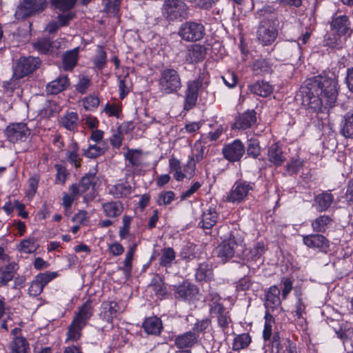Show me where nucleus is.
Instances as JSON below:
<instances>
[{
	"label": "nucleus",
	"mask_w": 353,
	"mask_h": 353,
	"mask_svg": "<svg viewBox=\"0 0 353 353\" xmlns=\"http://www.w3.org/2000/svg\"><path fill=\"white\" fill-rule=\"evenodd\" d=\"M205 34V28L201 23L186 21L181 24L179 30V35L186 41H197Z\"/></svg>",
	"instance_id": "nucleus-8"
},
{
	"label": "nucleus",
	"mask_w": 353,
	"mask_h": 353,
	"mask_svg": "<svg viewBox=\"0 0 353 353\" xmlns=\"http://www.w3.org/2000/svg\"><path fill=\"white\" fill-rule=\"evenodd\" d=\"M11 353H31L30 345L25 337L15 336L8 345Z\"/></svg>",
	"instance_id": "nucleus-29"
},
{
	"label": "nucleus",
	"mask_w": 353,
	"mask_h": 353,
	"mask_svg": "<svg viewBox=\"0 0 353 353\" xmlns=\"http://www.w3.org/2000/svg\"><path fill=\"white\" fill-rule=\"evenodd\" d=\"M302 104L312 112H319L324 106L332 107L336 101L335 79L323 76L309 79L302 88Z\"/></svg>",
	"instance_id": "nucleus-1"
},
{
	"label": "nucleus",
	"mask_w": 353,
	"mask_h": 353,
	"mask_svg": "<svg viewBox=\"0 0 353 353\" xmlns=\"http://www.w3.org/2000/svg\"><path fill=\"white\" fill-rule=\"evenodd\" d=\"M245 251V243L241 234L232 231L229 238L224 240L216 248L217 255L224 263L233 257H241Z\"/></svg>",
	"instance_id": "nucleus-3"
},
{
	"label": "nucleus",
	"mask_w": 353,
	"mask_h": 353,
	"mask_svg": "<svg viewBox=\"0 0 353 353\" xmlns=\"http://www.w3.org/2000/svg\"><path fill=\"white\" fill-rule=\"evenodd\" d=\"M265 250L266 247L263 241L256 243L250 251L251 259L252 260L259 259L265 253Z\"/></svg>",
	"instance_id": "nucleus-57"
},
{
	"label": "nucleus",
	"mask_w": 353,
	"mask_h": 353,
	"mask_svg": "<svg viewBox=\"0 0 353 353\" xmlns=\"http://www.w3.org/2000/svg\"><path fill=\"white\" fill-rule=\"evenodd\" d=\"M46 8V0H23L16 10L15 16L18 19H24L41 13Z\"/></svg>",
	"instance_id": "nucleus-6"
},
{
	"label": "nucleus",
	"mask_w": 353,
	"mask_h": 353,
	"mask_svg": "<svg viewBox=\"0 0 353 353\" xmlns=\"http://www.w3.org/2000/svg\"><path fill=\"white\" fill-rule=\"evenodd\" d=\"M256 113L254 110H247L239 114L235 120L233 128L238 130H246L256 122Z\"/></svg>",
	"instance_id": "nucleus-20"
},
{
	"label": "nucleus",
	"mask_w": 353,
	"mask_h": 353,
	"mask_svg": "<svg viewBox=\"0 0 353 353\" xmlns=\"http://www.w3.org/2000/svg\"><path fill=\"white\" fill-rule=\"evenodd\" d=\"M265 322L263 332V337L264 341H270L271 339L272 327V324L274 323V319L269 312H266L265 316Z\"/></svg>",
	"instance_id": "nucleus-52"
},
{
	"label": "nucleus",
	"mask_w": 353,
	"mask_h": 353,
	"mask_svg": "<svg viewBox=\"0 0 353 353\" xmlns=\"http://www.w3.org/2000/svg\"><path fill=\"white\" fill-rule=\"evenodd\" d=\"M14 268V263H10L0 268V287L6 285L13 279L15 272Z\"/></svg>",
	"instance_id": "nucleus-42"
},
{
	"label": "nucleus",
	"mask_w": 353,
	"mask_h": 353,
	"mask_svg": "<svg viewBox=\"0 0 353 353\" xmlns=\"http://www.w3.org/2000/svg\"><path fill=\"white\" fill-rule=\"evenodd\" d=\"M70 194L64 193L63 196V206L67 211L71 208L73 201L78 199L79 194L77 192V184H72L69 187Z\"/></svg>",
	"instance_id": "nucleus-43"
},
{
	"label": "nucleus",
	"mask_w": 353,
	"mask_h": 353,
	"mask_svg": "<svg viewBox=\"0 0 353 353\" xmlns=\"http://www.w3.org/2000/svg\"><path fill=\"white\" fill-rule=\"evenodd\" d=\"M199 335L192 330L179 334L174 339L175 345L180 350L192 348L199 341Z\"/></svg>",
	"instance_id": "nucleus-18"
},
{
	"label": "nucleus",
	"mask_w": 353,
	"mask_h": 353,
	"mask_svg": "<svg viewBox=\"0 0 353 353\" xmlns=\"http://www.w3.org/2000/svg\"><path fill=\"white\" fill-rule=\"evenodd\" d=\"M20 78L14 77V74H12V77L9 81L3 82L4 92L12 94L16 89H18L20 87Z\"/></svg>",
	"instance_id": "nucleus-56"
},
{
	"label": "nucleus",
	"mask_w": 353,
	"mask_h": 353,
	"mask_svg": "<svg viewBox=\"0 0 353 353\" xmlns=\"http://www.w3.org/2000/svg\"><path fill=\"white\" fill-rule=\"evenodd\" d=\"M341 35L335 32L327 33L323 40V46L330 48H340L342 46Z\"/></svg>",
	"instance_id": "nucleus-44"
},
{
	"label": "nucleus",
	"mask_w": 353,
	"mask_h": 353,
	"mask_svg": "<svg viewBox=\"0 0 353 353\" xmlns=\"http://www.w3.org/2000/svg\"><path fill=\"white\" fill-rule=\"evenodd\" d=\"M176 252L172 248L168 247L161 250L159 265L165 268H171L176 259Z\"/></svg>",
	"instance_id": "nucleus-38"
},
{
	"label": "nucleus",
	"mask_w": 353,
	"mask_h": 353,
	"mask_svg": "<svg viewBox=\"0 0 353 353\" xmlns=\"http://www.w3.org/2000/svg\"><path fill=\"white\" fill-rule=\"evenodd\" d=\"M219 219V214L214 208H209L203 212L199 225L204 230L211 229Z\"/></svg>",
	"instance_id": "nucleus-28"
},
{
	"label": "nucleus",
	"mask_w": 353,
	"mask_h": 353,
	"mask_svg": "<svg viewBox=\"0 0 353 353\" xmlns=\"http://www.w3.org/2000/svg\"><path fill=\"white\" fill-rule=\"evenodd\" d=\"M104 309L106 310L105 312H108V317L114 318L117 317V315L121 312L120 307H119L118 303L115 301H109L103 303Z\"/></svg>",
	"instance_id": "nucleus-62"
},
{
	"label": "nucleus",
	"mask_w": 353,
	"mask_h": 353,
	"mask_svg": "<svg viewBox=\"0 0 353 353\" xmlns=\"http://www.w3.org/2000/svg\"><path fill=\"white\" fill-rule=\"evenodd\" d=\"M103 111L108 117H115L119 118V114L121 112V107L117 103H108L105 105Z\"/></svg>",
	"instance_id": "nucleus-64"
},
{
	"label": "nucleus",
	"mask_w": 353,
	"mask_h": 353,
	"mask_svg": "<svg viewBox=\"0 0 353 353\" xmlns=\"http://www.w3.org/2000/svg\"><path fill=\"white\" fill-rule=\"evenodd\" d=\"M245 152L244 144L240 139L234 140L232 143L225 145L222 149L223 157L231 163L241 161Z\"/></svg>",
	"instance_id": "nucleus-11"
},
{
	"label": "nucleus",
	"mask_w": 353,
	"mask_h": 353,
	"mask_svg": "<svg viewBox=\"0 0 353 353\" xmlns=\"http://www.w3.org/2000/svg\"><path fill=\"white\" fill-rule=\"evenodd\" d=\"M333 223V219L328 215H320L312 221V230L319 233H324Z\"/></svg>",
	"instance_id": "nucleus-31"
},
{
	"label": "nucleus",
	"mask_w": 353,
	"mask_h": 353,
	"mask_svg": "<svg viewBox=\"0 0 353 353\" xmlns=\"http://www.w3.org/2000/svg\"><path fill=\"white\" fill-rule=\"evenodd\" d=\"M81 101L85 110L88 111L96 110L100 103L99 96L94 93L84 97Z\"/></svg>",
	"instance_id": "nucleus-48"
},
{
	"label": "nucleus",
	"mask_w": 353,
	"mask_h": 353,
	"mask_svg": "<svg viewBox=\"0 0 353 353\" xmlns=\"http://www.w3.org/2000/svg\"><path fill=\"white\" fill-rule=\"evenodd\" d=\"M79 150V144L77 142H72L65 151L67 161L76 168H80L82 162Z\"/></svg>",
	"instance_id": "nucleus-26"
},
{
	"label": "nucleus",
	"mask_w": 353,
	"mask_h": 353,
	"mask_svg": "<svg viewBox=\"0 0 353 353\" xmlns=\"http://www.w3.org/2000/svg\"><path fill=\"white\" fill-rule=\"evenodd\" d=\"M96 176L94 174H86L81 179L79 185H77V192L79 195H83L85 199H92L94 197V182Z\"/></svg>",
	"instance_id": "nucleus-15"
},
{
	"label": "nucleus",
	"mask_w": 353,
	"mask_h": 353,
	"mask_svg": "<svg viewBox=\"0 0 353 353\" xmlns=\"http://www.w3.org/2000/svg\"><path fill=\"white\" fill-rule=\"evenodd\" d=\"M199 294L198 288L188 281L176 287L175 290V297L184 301H192L197 299Z\"/></svg>",
	"instance_id": "nucleus-16"
},
{
	"label": "nucleus",
	"mask_w": 353,
	"mask_h": 353,
	"mask_svg": "<svg viewBox=\"0 0 353 353\" xmlns=\"http://www.w3.org/2000/svg\"><path fill=\"white\" fill-rule=\"evenodd\" d=\"M254 187V183L239 180L232 185L226 196V201L233 203H241L248 196L249 192L253 190Z\"/></svg>",
	"instance_id": "nucleus-10"
},
{
	"label": "nucleus",
	"mask_w": 353,
	"mask_h": 353,
	"mask_svg": "<svg viewBox=\"0 0 353 353\" xmlns=\"http://www.w3.org/2000/svg\"><path fill=\"white\" fill-rule=\"evenodd\" d=\"M213 270L210 264L207 263L199 264L195 274L197 281H210L213 279Z\"/></svg>",
	"instance_id": "nucleus-39"
},
{
	"label": "nucleus",
	"mask_w": 353,
	"mask_h": 353,
	"mask_svg": "<svg viewBox=\"0 0 353 353\" xmlns=\"http://www.w3.org/2000/svg\"><path fill=\"white\" fill-rule=\"evenodd\" d=\"M276 9L272 5H265L254 13V17L259 20V24L276 26L279 23Z\"/></svg>",
	"instance_id": "nucleus-13"
},
{
	"label": "nucleus",
	"mask_w": 353,
	"mask_h": 353,
	"mask_svg": "<svg viewBox=\"0 0 353 353\" xmlns=\"http://www.w3.org/2000/svg\"><path fill=\"white\" fill-rule=\"evenodd\" d=\"M125 157L129 162L127 166L131 167L133 172H136L137 170L143 166L141 152L140 150H129L128 152L125 154Z\"/></svg>",
	"instance_id": "nucleus-35"
},
{
	"label": "nucleus",
	"mask_w": 353,
	"mask_h": 353,
	"mask_svg": "<svg viewBox=\"0 0 353 353\" xmlns=\"http://www.w3.org/2000/svg\"><path fill=\"white\" fill-rule=\"evenodd\" d=\"M268 159L276 165H281L285 161L283 152L277 143L272 144L268 150Z\"/></svg>",
	"instance_id": "nucleus-41"
},
{
	"label": "nucleus",
	"mask_w": 353,
	"mask_h": 353,
	"mask_svg": "<svg viewBox=\"0 0 353 353\" xmlns=\"http://www.w3.org/2000/svg\"><path fill=\"white\" fill-rule=\"evenodd\" d=\"M40 64L39 58L23 57L19 58L13 65L14 77L22 79L32 73Z\"/></svg>",
	"instance_id": "nucleus-9"
},
{
	"label": "nucleus",
	"mask_w": 353,
	"mask_h": 353,
	"mask_svg": "<svg viewBox=\"0 0 353 353\" xmlns=\"http://www.w3.org/2000/svg\"><path fill=\"white\" fill-rule=\"evenodd\" d=\"M211 325V320L208 318L198 320L192 327V332L199 335V333L204 332Z\"/></svg>",
	"instance_id": "nucleus-61"
},
{
	"label": "nucleus",
	"mask_w": 353,
	"mask_h": 353,
	"mask_svg": "<svg viewBox=\"0 0 353 353\" xmlns=\"http://www.w3.org/2000/svg\"><path fill=\"white\" fill-rule=\"evenodd\" d=\"M132 218L130 216L124 215L122 219L123 226L119 230L121 239H125L130 233V228Z\"/></svg>",
	"instance_id": "nucleus-60"
},
{
	"label": "nucleus",
	"mask_w": 353,
	"mask_h": 353,
	"mask_svg": "<svg viewBox=\"0 0 353 353\" xmlns=\"http://www.w3.org/2000/svg\"><path fill=\"white\" fill-rule=\"evenodd\" d=\"M60 125L70 131H75L79 125V115L77 112H68L59 121Z\"/></svg>",
	"instance_id": "nucleus-36"
},
{
	"label": "nucleus",
	"mask_w": 353,
	"mask_h": 353,
	"mask_svg": "<svg viewBox=\"0 0 353 353\" xmlns=\"http://www.w3.org/2000/svg\"><path fill=\"white\" fill-rule=\"evenodd\" d=\"M219 327L225 336L229 335L230 327H232V320L230 313L217 319Z\"/></svg>",
	"instance_id": "nucleus-53"
},
{
	"label": "nucleus",
	"mask_w": 353,
	"mask_h": 353,
	"mask_svg": "<svg viewBox=\"0 0 353 353\" xmlns=\"http://www.w3.org/2000/svg\"><path fill=\"white\" fill-rule=\"evenodd\" d=\"M30 134V130L26 124L17 123L9 125L6 130V135L9 141L15 143L23 141Z\"/></svg>",
	"instance_id": "nucleus-14"
},
{
	"label": "nucleus",
	"mask_w": 353,
	"mask_h": 353,
	"mask_svg": "<svg viewBox=\"0 0 353 353\" xmlns=\"http://www.w3.org/2000/svg\"><path fill=\"white\" fill-rule=\"evenodd\" d=\"M57 272H46L37 274L35 278L44 288L48 283L58 276Z\"/></svg>",
	"instance_id": "nucleus-58"
},
{
	"label": "nucleus",
	"mask_w": 353,
	"mask_h": 353,
	"mask_svg": "<svg viewBox=\"0 0 353 353\" xmlns=\"http://www.w3.org/2000/svg\"><path fill=\"white\" fill-rule=\"evenodd\" d=\"M69 85L67 76H61L50 82L46 88L47 92L50 94H57L64 90Z\"/></svg>",
	"instance_id": "nucleus-33"
},
{
	"label": "nucleus",
	"mask_w": 353,
	"mask_h": 353,
	"mask_svg": "<svg viewBox=\"0 0 353 353\" xmlns=\"http://www.w3.org/2000/svg\"><path fill=\"white\" fill-rule=\"evenodd\" d=\"M132 192V188L126 181H121L110 188V193L115 198L128 196Z\"/></svg>",
	"instance_id": "nucleus-34"
},
{
	"label": "nucleus",
	"mask_w": 353,
	"mask_h": 353,
	"mask_svg": "<svg viewBox=\"0 0 353 353\" xmlns=\"http://www.w3.org/2000/svg\"><path fill=\"white\" fill-rule=\"evenodd\" d=\"M121 0H104L105 10L108 12L117 15L119 12Z\"/></svg>",
	"instance_id": "nucleus-63"
},
{
	"label": "nucleus",
	"mask_w": 353,
	"mask_h": 353,
	"mask_svg": "<svg viewBox=\"0 0 353 353\" xmlns=\"http://www.w3.org/2000/svg\"><path fill=\"white\" fill-rule=\"evenodd\" d=\"M206 301H208L210 312L211 310L221 307L223 305L221 302V297L216 292H210L206 296Z\"/></svg>",
	"instance_id": "nucleus-55"
},
{
	"label": "nucleus",
	"mask_w": 353,
	"mask_h": 353,
	"mask_svg": "<svg viewBox=\"0 0 353 353\" xmlns=\"http://www.w3.org/2000/svg\"><path fill=\"white\" fill-rule=\"evenodd\" d=\"M251 343V336L248 333L239 334L234 339L232 350L239 351L246 348Z\"/></svg>",
	"instance_id": "nucleus-45"
},
{
	"label": "nucleus",
	"mask_w": 353,
	"mask_h": 353,
	"mask_svg": "<svg viewBox=\"0 0 353 353\" xmlns=\"http://www.w3.org/2000/svg\"><path fill=\"white\" fill-rule=\"evenodd\" d=\"M175 199V193L173 191H163L159 194L157 203L159 205H170Z\"/></svg>",
	"instance_id": "nucleus-50"
},
{
	"label": "nucleus",
	"mask_w": 353,
	"mask_h": 353,
	"mask_svg": "<svg viewBox=\"0 0 353 353\" xmlns=\"http://www.w3.org/2000/svg\"><path fill=\"white\" fill-rule=\"evenodd\" d=\"M143 328L147 334L158 336L163 330V323L159 318L151 316L144 321Z\"/></svg>",
	"instance_id": "nucleus-27"
},
{
	"label": "nucleus",
	"mask_w": 353,
	"mask_h": 353,
	"mask_svg": "<svg viewBox=\"0 0 353 353\" xmlns=\"http://www.w3.org/2000/svg\"><path fill=\"white\" fill-rule=\"evenodd\" d=\"M39 245L36 243L34 238H28L21 241L20 244L17 246V249L19 252L30 254L36 252Z\"/></svg>",
	"instance_id": "nucleus-46"
},
{
	"label": "nucleus",
	"mask_w": 353,
	"mask_h": 353,
	"mask_svg": "<svg viewBox=\"0 0 353 353\" xmlns=\"http://www.w3.org/2000/svg\"><path fill=\"white\" fill-rule=\"evenodd\" d=\"M79 57V49L67 51L62 57V67L65 71H71L76 66Z\"/></svg>",
	"instance_id": "nucleus-37"
},
{
	"label": "nucleus",
	"mask_w": 353,
	"mask_h": 353,
	"mask_svg": "<svg viewBox=\"0 0 353 353\" xmlns=\"http://www.w3.org/2000/svg\"><path fill=\"white\" fill-rule=\"evenodd\" d=\"M257 41L263 46H271L278 36L276 26L259 24L256 32Z\"/></svg>",
	"instance_id": "nucleus-12"
},
{
	"label": "nucleus",
	"mask_w": 353,
	"mask_h": 353,
	"mask_svg": "<svg viewBox=\"0 0 353 353\" xmlns=\"http://www.w3.org/2000/svg\"><path fill=\"white\" fill-rule=\"evenodd\" d=\"M248 88L252 93L262 97H268L274 90L273 86L263 80L256 81L249 85Z\"/></svg>",
	"instance_id": "nucleus-23"
},
{
	"label": "nucleus",
	"mask_w": 353,
	"mask_h": 353,
	"mask_svg": "<svg viewBox=\"0 0 353 353\" xmlns=\"http://www.w3.org/2000/svg\"><path fill=\"white\" fill-rule=\"evenodd\" d=\"M101 208L104 214L108 218H117L123 211V205L119 201H111L101 204Z\"/></svg>",
	"instance_id": "nucleus-24"
},
{
	"label": "nucleus",
	"mask_w": 353,
	"mask_h": 353,
	"mask_svg": "<svg viewBox=\"0 0 353 353\" xmlns=\"http://www.w3.org/2000/svg\"><path fill=\"white\" fill-rule=\"evenodd\" d=\"M281 290L276 286H271L265 294V306L268 308L274 309L281 305Z\"/></svg>",
	"instance_id": "nucleus-30"
},
{
	"label": "nucleus",
	"mask_w": 353,
	"mask_h": 353,
	"mask_svg": "<svg viewBox=\"0 0 353 353\" xmlns=\"http://www.w3.org/2000/svg\"><path fill=\"white\" fill-rule=\"evenodd\" d=\"M204 84L203 78L201 76L187 82L183 103L185 110L189 111L196 105L199 94L204 88Z\"/></svg>",
	"instance_id": "nucleus-7"
},
{
	"label": "nucleus",
	"mask_w": 353,
	"mask_h": 353,
	"mask_svg": "<svg viewBox=\"0 0 353 353\" xmlns=\"http://www.w3.org/2000/svg\"><path fill=\"white\" fill-rule=\"evenodd\" d=\"M350 21L346 15L333 17L330 22L331 29L341 36L346 35L349 31V36L351 34L352 30L350 29Z\"/></svg>",
	"instance_id": "nucleus-19"
},
{
	"label": "nucleus",
	"mask_w": 353,
	"mask_h": 353,
	"mask_svg": "<svg viewBox=\"0 0 353 353\" xmlns=\"http://www.w3.org/2000/svg\"><path fill=\"white\" fill-rule=\"evenodd\" d=\"M158 85L159 91L163 94H175L182 88V81L176 70L165 68L160 72Z\"/></svg>",
	"instance_id": "nucleus-4"
},
{
	"label": "nucleus",
	"mask_w": 353,
	"mask_h": 353,
	"mask_svg": "<svg viewBox=\"0 0 353 353\" xmlns=\"http://www.w3.org/2000/svg\"><path fill=\"white\" fill-rule=\"evenodd\" d=\"M247 154L249 157L256 159L261 154V147L257 138L252 137L248 139Z\"/></svg>",
	"instance_id": "nucleus-49"
},
{
	"label": "nucleus",
	"mask_w": 353,
	"mask_h": 353,
	"mask_svg": "<svg viewBox=\"0 0 353 353\" xmlns=\"http://www.w3.org/2000/svg\"><path fill=\"white\" fill-rule=\"evenodd\" d=\"M341 134L345 138L353 139V110L348 112L344 116Z\"/></svg>",
	"instance_id": "nucleus-40"
},
{
	"label": "nucleus",
	"mask_w": 353,
	"mask_h": 353,
	"mask_svg": "<svg viewBox=\"0 0 353 353\" xmlns=\"http://www.w3.org/2000/svg\"><path fill=\"white\" fill-rule=\"evenodd\" d=\"M94 67L98 70L103 69L107 63L106 52L102 46H98L96 54L92 59Z\"/></svg>",
	"instance_id": "nucleus-47"
},
{
	"label": "nucleus",
	"mask_w": 353,
	"mask_h": 353,
	"mask_svg": "<svg viewBox=\"0 0 353 353\" xmlns=\"http://www.w3.org/2000/svg\"><path fill=\"white\" fill-rule=\"evenodd\" d=\"M107 150L105 143H90L83 150V155L88 159H97L105 154Z\"/></svg>",
	"instance_id": "nucleus-32"
},
{
	"label": "nucleus",
	"mask_w": 353,
	"mask_h": 353,
	"mask_svg": "<svg viewBox=\"0 0 353 353\" xmlns=\"http://www.w3.org/2000/svg\"><path fill=\"white\" fill-rule=\"evenodd\" d=\"M93 315V308L90 300L85 301L74 313L66 332L65 343H77L82 336V330Z\"/></svg>",
	"instance_id": "nucleus-2"
},
{
	"label": "nucleus",
	"mask_w": 353,
	"mask_h": 353,
	"mask_svg": "<svg viewBox=\"0 0 353 353\" xmlns=\"http://www.w3.org/2000/svg\"><path fill=\"white\" fill-rule=\"evenodd\" d=\"M57 174L55 176V183L59 185H63L69 176V172L67 169L60 164L55 165Z\"/></svg>",
	"instance_id": "nucleus-54"
},
{
	"label": "nucleus",
	"mask_w": 353,
	"mask_h": 353,
	"mask_svg": "<svg viewBox=\"0 0 353 353\" xmlns=\"http://www.w3.org/2000/svg\"><path fill=\"white\" fill-rule=\"evenodd\" d=\"M204 146L200 141L194 143L192 150V155L187 164L186 169H190V176H192L194 172L195 165L196 163L201 161L203 158Z\"/></svg>",
	"instance_id": "nucleus-25"
},
{
	"label": "nucleus",
	"mask_w": 353,
	"mask_h": 353,
	"mask_svg": "<svg viewBox=\"0 0 353 353\" xmlns=\"http://www.w3.org/2000/svg\"><path fill=\"white\" fill-rule=\"evenodd\" d=\"M314 201L316 210L319 212H325L332 204L334 196L330 191H325L317 194Z\"/></svg>",
	"instance_id": "nucleus-22"
},
{
	"label": "nucleus",
	"mask_w": 353,
	"mask_h": 353,
	"mask_svg": "<svg viewBox=\"0 0 353 353\" xmlns=\"http://www.w3.org/2000/svg\"><path fill=\"white\" fill-rule=\"evenodd\" d=\"M91 84V80L88 77L82 76L79 78L75 88L78 92L83 94L87 92Z\"/></svg>",
	"instance_id": "nucleus-59"
},
{
	"label": "nucleus",
	"mask_w": 353,
	"mask_h": 353,
	"mask_svg": "<svg viewBox=\"0 0 353 353\" xmlns=\"http://www.w3.org/2000/svg\"><path fill=\"white\" fill-rule=\"evenodd\" d=\"M77 1V0H51L52 5L62 12L70 10Z\"/></svg>",
	"instance_id": "nucleus-51"
},
{
	"label": "nucleus",
	"mask_w": 353,
	"mask_h": 353,
	"mask_svg": "<svg viewBox=\"0 0 353 353\" xmlns=\"http://www.w3.org/2000/svg\"><path fill=\"white\" fill-rule=\"evenodd\" d=\"M303 243L311 249L326 251L329 248V241L321 234H312L303 236Z\"/></svg>",
	"instance_id": "nucleus-17"
},
{
	"label": "nucleus",
	"mask_w": 353,
	"mask_h": 353,
	"mask_svg": "<svg viewBox=\"0 0 353 353\" xmlns=\"http://www.w3.org/2000/svg\"><path fill=\"white\" fill-rule=\"evenodd\" d=\"M161 12L168 21H182L189 17V8L182 0H166L164 1Z\"/></svg>",
	"instance_id": "nucleus-5"
},
{
	"label": "nucleus",
	"mask_w": 353,
	"mask_h": 353,
	"mask_svg": "<svg viewBox=\"0 0 353 353\" xmlns=\"http://www.w3.org/2000/svg\"><path fill=\"white\" fill-rule=\"evenodd\" d=\"M205 48L199 44L192 45L187 51L185 59L188 63H196L205 59Z\"/></svg>",
	"instance_id": "nucleus-21"
}]
</instances>
